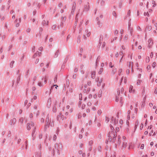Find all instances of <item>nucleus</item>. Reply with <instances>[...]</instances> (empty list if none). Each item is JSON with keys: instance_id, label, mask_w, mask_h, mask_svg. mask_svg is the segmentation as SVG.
<instances>
[{"instance_id": "nucleus-62", "label": "nucleus", "mask_w": 157, "mask_h": 157, "mask_svg": "<svg viewBox=\"0 0 157 157\" xmlns=\"http://www.w3.org/2000/svg\"><path fill=\"white\" fill-rule=\"evenodd\" d=\"M87 105L88 106H90L91 105V103L90 101H89L87 103Z\"/></svg>"}, {"instance_id": "nucleus-15", "label": "nucleus", "mask_w": 157, "mask_h": 157, "mask_svg": "<svg viewBox=\"0 0 157 157\" xmlns=\"http://www.w3.org/2000/svg\"><path fill=\"white\" fill-rule=\"evenodd\" d=\"M129 92L131 93L134 94L135 93V90L133 89V86L130 85L129 87Z\"/></svg>"}, {"instance_id": "nucleus-21", "label": "nucleus", "mask_w": 157, "mask_h": 157, "mask_svg": "<svg viewBox=\"0 0 157 157\" xmlns=\"http://www.w3.org/2000/svg\"><path fill=\"white\" fill-rule=\"evenodd\" d=\"M51 99L50 98L48 99L47 105V106L48 108H50L51 106Z\"/></svg>"}, {"instance_id": "nucleus-54", "label": "nucleus", "mask_w": 157, "mask_h": 157, "mask_svg": "<svg viewBox=\"0 0 157 157\" xmlns=\"http://www.w3.org/2000/svg\"><path fill=\"white\" fill-rule=\"evenodd\" d=\"M113 15L115 17H117L116 13V12L114 11H113Z\"/></svg>"}, {"instance_id": "nucleus-25", "label": "nucleus", "mask_w": 157, "mask_h": 157, "mask_svg": "<svg viewBox=\"0 0 157 157\" xmlns=\"http://www.w3.org/2000/svg\"><path fill=\"white\" fill-rule=\"evenodd\" d=\"M96 73L95 71H92L91 72V77L92 78L94 79L95 77Z\"/></svg>"}, {"instance_id": "nucleus-5", "label": "nucleus", "mask_w": 157, "mask_h": 157, "mask_svg": "<svg viewBox=\"0 0 157 157\" xmlns=\"http://www.w3.org/2000/svg\"><path fill=\"white\" fill-rule=\"evenodd\" d=\"M46 126L49 127L50 126L52 127L54 126V123L53 121H51V119L49 120V117H47L46 120Z\"/></svg>"}, {"instance_id": "nucleus-9", "label": "nucleus", "mask_w": 157, "mask_h": 157, "mask_svg": "<svg viewBox=\"0 0 157 157\" xmlns=\"http://www.w3.org/2000/svg\"><path fill=\"white\" fill-rule=\"evenodd\" d=\"M47 79V76H45L44 77V83L42 82H39L38 83V85L40 87L43 86H44V84H45L46 83Z\"/></svg>"}, {"instance_id": "nucleus-40", "label": "nucleus", "mask_w": 157, "mask_h": 157, "mask_svg": "<svg viewBox=\"0 0 157 157\" xmlns=\"http://www.w3.org/2000/svg\"><path fill=\"white\" fill-rule=\"evenodd\" d=\"M5 19L4 17L2 15H0V20L1 21H3Z\"/></svg>"}, {"instance_id": "nucleus-60", "label": "nucleus", "mask_w": 157, "mask_h": 157, "mask_svg": "<svg viewBox=\"0 0 157 157\" xmlns=\"http://www.w3.org/2000/svg\"><path fill=\"white\" fill-rule=\"evenodd\" d=\"M122 71V69H119V71H118V73H119V75H120V73Z\"/></svg>"}, {"instance_id": "nucleus-35", "label": "nucleus", "mask_w": 157, "mask_h": 157, "mask_svg": "<svg viewBox=\"0 0 157 157\" xmlns=\"http://www.w3.org/2000/svg\"><path fill=\"white\" fill-rule=\"evenodd\" d=\"M142 80H138L137 81L136 84L137 85H139L142 82Z\"/></svg>"}, {"instance_id": "nucleus-4", "label": "nucleus", "mask_w": 157, "mask_h": 157, "mask_svg": "<svg viewBox=\"0 0 157 157\" xmlns=\"http://www.w3.org/2000/svg\"><path fill=\"white\" fill-rule=\"evenodd\" d=\"M79 99L80 101H79L78 106L79 108L81 107L82 109H83L85 107V104H82V102L81 101L82 99V94L79 95Z\"/></svg>"}, {"instance_id": "nucleus-32", "label": "nucleus", "mask_w": 157, "mask_h": 157, "mask_svg": "<svg viewBox=\"0 0 157 157\" xmlns=\"http://www.w3.org/2000/svg\"><path fill=\"white\" fill-rule=\"evenodd\" d=\"M102 78H101L100 79L99 78H97L96 79V81L97 82H99V83H101L102 82Z\"/></svg>"}, {"instance_id": "nucleus-45", "label": "nucleus", "mask_w": 157, "mask_h": 157, "mask_svg": "<svg viewBox=\"0 0 157 157\" xmlns=\"http://www.w3.org/2000/svg\"><path fill=\"white\" fill-rule=\"evenodd\" d=\"M121 138H117V144H120L121 143V140L120 139Z\"/></svg>"}, {"instance_id": "nucleus-8", "label": "nucleus", "mask_w": 157, "mask_h": 157, "mask_svg": "<svg viewBox=\"0 0 157 157\" xmlns=\"http://www.w3.org/2000/svg\"><path fill=\"white\" fill-rule=\"evenodd\" d=\"M116 139V138H108L106 140L105 143L107 144H108L109 143L113 144L115 142Z\"/></svg>"}, {"instance_id": "nucleus-2", "label": "nucleus", "mask_w": 157, "mask_h": 157, "mask_svg": "<svg viewBox=\"0 0 157 157\" xmlns=\"http://www.w3.org/2000/svg\"><path fill=\"white\" fill-rule=\"evenodd\" d=\"M124 91V89L123 88H121V90L120 89H118L117 91V94H116V101L117 102H118L120 101V102L121 103H122V98L120 96V93L122 94L123 93Z\"/></svg>"}, {"instance_id": "nucleus-53", "label": "nucleus", "mask_w": 157, "mask_h": 157, "mask_svg": "<svg viewBox=\"0 0 157 157\" xmlns=\"http://www.w3.org/2000/svg\"><path fill=\"white\" fill-rule=\"evenodd\" d=\"M52 29L53 30L56 29V25H52Z\"/></svg>"}, {"instance_id": "nucleus-52", "label": "nucleus", "mask_w": 157, "mask_h": 157, "mask_svg": "<svg viewBox=\"0 0 157 157\" xmlns=\"http://www.w3.org/2000/svg\"><path fill=\"white\" fill-rule=\"evenodd\" d=\"M156 63L155 62H153L152 64V67L153 68H154L156 66Z\"/></svg>"}, {"instance_id": "nucleus-29", "label": "nucleus", "mask_w": 157, "mask_h": 157, "mask_svg": "<svg viewBox=\"0 0 157 157\" xmlns=\"http://www.w3.org/2000/svg\"><path fill=\"white\" fill-rule=\"evenodd\" d=\"M56 138H48V140L51 142L55 141L56 140Z\"/></svg>"}, {"instance_id": "nucleus-20", "label": "nucleus", "mask_w": 157, "mask_h": 157, "mask_svg": "<svg viewBox=\"0 0 157 157\" xmlns=\"http://www.w3.org/2000/svg\"><path fill=\"white\" fill-rule=\"evenodd\" d=\"M85 35H86L87 37H89L91 34L90 32H89L88 29H86L85 31Z\"/></svg>"}, {"instance_id": "nucleus-63", "label": "nucleus", "mask_w": 157, "mask_h": 157, "mask_svg": "<svg viewBox=\"0 0 157 157\" xmlns=\"http://www.w3.org/2000/svg\"><path fill=\"white\" fill-rule=\"evenodd\" d=\"M97 24L99 25V27H100L101 26V25L100 23V22L99 21H98L97 22Z\"/></svg>"}, {"instance_id": "nucleus-1", "label": "nucleus", "mask_w": 157, "mask_h": 157, "mask_svg": "<svg viewBox=\"0 0 157 157\" xmlns=\"http://www.w3.org/2000/svg\"><path fill=\"white\" fill-rule=\"evenodd\" d=\"M62 146L61 143H56L55 145V149L53 150V155H54L55 152H56L57 154L59 155V151L62 150Z\"/></svg>"}, {"instance_id": "nucleus-43", "label": "nucleus", "mask_w": 157, "mask_h": 157, "mask_svg": "<svg viewBox=\"0 0 157 157\" xmlns=\"http://www.w3.org/2000/svg\"><path fill=\"white\" fill-rule=\"evenodd\" d=\"M144 15L145 16H147V17H149V14L148 12H144Z\"/></svg>"}, {"instance_id": "nucleus-14", "label": "nucleus", "mask_w": 157, "mask_h": 157, "mask_svg": "<svg viewBox=\"0 0 157 157\" xmlns=\"http://www.w3.org/2000/svg\"><path fill=\"white\" fill-rule=\"evenodd\" d=\"M103 41V36L102 35H101L100 36V39L99 40V46H101V44L102 43L104 42Z\"/></svg>"}, {"instance_id": "nucleus-22", "label": "nucleus", "mask_w": 157, "mask_h": 157, "mask_svg": "<svg viewBox=\"0 0 157 157\" xmlns=\"http://www.w3.org/2000/svg\"><path fill=\"white\" fill-rule=\"evenodd\" d=\"M48 21H45V20H43L42 22V25L44 26L48 25Z\"/></svg>"}, {"instance_id": "nucleus-44", "label": "nucleus", "mask_w": 157, "mask_h": 157, "mask_svg": "<svg viewBox=\"0 0 157 157\" xmlns=\"http://www.w3.org/2000/svg\"><path fill=\"white\" fill-rule=\"evenodd\" d=\"M109 121V118L107 117H105V122L106 123H108Z\"/></svg>"}, {"instance_id": "nucleus-31", "label": "nucleus", "mask_w": 157, "mask_h": 157, "mask_svg": "<svg viewBox=\"0 0 157 157\" xmlns=\"http://www.w3.org/2000/svg\"><path fill=\"white\" fill-rule=\"evenodd\" d=\"M76 9L75 6L73 5L72 7L71 13H73L75 11Z\"/></svg>"}, {"instance_id": "nucleus-36", "label": "nucleus", "mask_w": 157, "mask_h": 157, "mask_svg": "<svg viewBox=\"0 0 157 157\" xmlns=\"http://www.w3.org/2000/svg\"><path fill=\"white\" fill-rule=\"evenodd\" d=\"M127 146V143L125 142H124L122 144V147H126Z\"/></svg>"}, {"instance_id": "nucleus-38", "label": "nucleus", "mask_w": 157, "mask_h": 157, "mask_svg": "<svg viewBox=\"0 0 157 157\" xmlns=\"http://www.w3.org/2000/svg\"><path fill=\"white\" fill-rule=\"evenodd\" d=\"M146 98V96L145 95V97L144 98V102H143V103L142 104V106L143 105L144 106V105L145 102V101Z\"/></svg>"}, {"instance_id": "nucleus-10", "label": "nucleus", "mask_w": 157, "mask_h": 157, "mask_svg": "<svg viewBox=\"0 0 157 157\" xmlns=\"http://www.w3.org/2000/svg\"><path fill=\"white\" fill-rule=\"evenodd\" d=\"M63 115L61 113H60L57 116V120L59 121L60 123H61L63 120Z\"/></svg>"}, {"instance_id": "nucleus-17", "label": "nucleus", "mask_w": 157, "mask_h": 157, "mask_svg": "<svg viewBox=\"0 0 157 157\" xmlns=\"http://www.w3.org/2000/svg\"><path fill=\"white\" fill-rule=\"evenodd\" d=\"M16 121V120L15 118H13L10 121V125H13L14 124Z\"/></svg>"}, {"instance_id": "nucleus-6", "label": "nucleus", "mask_w": 157, "mask_h": 157, "mask_svg": "<svg viewBox=\"0 0 157 157\" xmlns=\"http://www.w3.org/2000/svg\"><path fill=\"white\" fill-rule=\"evenodd\" d=\"M31 128H33V129H35V124L33 122H31V123H29L27 124V129L28 130H29L31 128Z\"/></svg>"}, {"instance_id": "nucleus-7", "label": "nucleus", "mask_w": 157, "mask_h": 157, "mask_svg": "<svg viewBox=\"0 0 157 157\" xmlns=\"http://www.w3.org/2000/svg\"><path fill=\"white\" fill-rule=\"evenodd\" d=\"M91 81H88L87 82V84H86L84 85V86L85 88L84 90V91L85 92V91H86V93L89 92L90 90V88L88 87L87 88L88 86H90L91 85Z\"/></svg>"}, {"instance_id": "nucleus-34", "label": "nucleus", "mask_w": 157, "mask_h": 157, "mask_svg": "<svg viewBox=\"0 0 157 157\" xmlns=\"http://www.w3.org/2000/svg\"><path fill=\"white\" fill-rule=\"evenodd\" d=\"M105 46V42H103V43H102L101 46V48L103 49L104 48Z\"/></svg>"}, {"instance_id": "nucleus-27", "label": "nucleus", "mask_w": 157, "mask_h": 157, "mask_svg": "<svg viewBox=\"0 0 157 157\" xmlns=\"http://www.w3.org/2000/svg\"><path fill=\"white\" fill-rule=\"evenodd\" d=\"M112 121L114 124H115V125L116 124V120L115 118H114L113 117H112Z\"/></svg>"}, {"instance_id": "nucleus-47", "label": "nucleus", "mask_w": 157, "mask_h": 157, "mask_svg": "<svg viewBox=\"0 0 157 157\" xmlns=\"http://www.w3.org/2000/svg\"><path fill=\"white\" fill-rule=\"evenodd\" d=\"M93 143V141L92 140H90L89 142V145L90 146H91Z\"/></svg>"}, {"instance_id": "nucleus-42", "label": "nucleus", "mask_w": 157, "mask_h": 157, "mask_svg": "<svg viewBox=\"0 0 157 157\" xmlns=\"http://www.w3.org/2000/svg\"><path fill=\"white\" fill-rule=\"evenodd\" d=\"M24 120V118L23 117H21L19 120L20 122L22 123Z\"/></svg>"}, {"instance_id": "nucleus-11", "label": "nucleus", "mask_w": 157, "mask_h": 157, "mask_svg": "<svg viewBox=\"0 0 157 157\" xmlns=\"http://www.w3.org/2000/svg\"><path fill=\"white\" fill-rule=\"evenodd\" d=\"M108 137H117V135L114 132H109L108 134Z\"/></svg>"}, {"instance_id": "nucleus-30", "label": "nucleus", "mask_w": 157, "mask_h": 157, "mask_svg": "<svg viewBox=\"0 0 157 157\" xmlns=\"http://www.w3.org/2000/svg\"><path fill=\"white\" fill-rule=\"evenodd\" d=\"M103 71V68H100L98 71V74L99 75H100L101 74V73Z\"/></svg>"}, {"instance_id": "nucleus-13", "label": "nucleus", "mask_w": 157, "mask_h": 157, "mask_svg": "<svg viewBox=\"0 0 157 157\" xmlns=\"http://www.w3.org/2000/svg\"><path fill=\"white\" fill-rule=\"evenodd\" d=\"M128 30L129 31L131 36H132L133 32V28L131 27V23H128Z\"/></svg>"}, {"instance_id": "nucleus-23", "label": "nucleus", "mask_w": 157, "mask_h": 157, "mask_svg": "<svg viewBox=\"0 0 157 157\" xmlns=\"http://www.w3.org/2000/svg\"><path fill=\"white\" fill-rule=\"evenodd\" d=\"M41 54V52H36L33 56V58H35V57L37 56H40Z\"/></svg>"}, {"instance_id": "nucleus-59", "label": "nucleus", "mask_w": 157, "mask_h": 157, "mask_svg": "<svg viewBox=\"0 0 157 157\" xmlns=\"http://www.w3.org/2000/svg\"><path fill=\"white\" fill-rule=\"evenodd\" d=\"M36 76H34L33 78V83H34V82L35 81L36 79Z\"/></svg>"}, {"instance_id": "nucleus-61", "label": "nucleus", "mask_w": 157, "mask_h": 157, "mask_svg": "<svg viewBox=\"0 0 157 157\" xmlns=\"http://www.w3.org/2000/svg\"><path fill=\"white\" fill-rule=\"evenodd\" d=\"M152 3L153 4V6H155V2L154 1H152Z\"/></svg>"}, {"instance_id": "nucleus-49", "label": "nucleus", "mask_w": 157, "mask_h": 157, "mask_svg": "<svg viewBox=\"0 0 157 157\" xmlns=\"http://www.w3.org/2000/svg\"><path fill=\"white\" fill-rule=\"evenodd\" d=\"M100 56H98L97 59V60H96V64L97 65V63L99 61H100Z\"/></svg>"}, {"instance_id": "nucleus-33", "label": "nucleus", "mask_w": 157, "mask_h": 157, "mask_svg": "<svg viewBox=\"0 0 157 157\" xmlns=\"http://www.w3.org/2000/svg\"><path fill=\"white\" fill-rule=\"evenodd\" d=\"M14 63V61H12L10 64V68H12L13 67V65Z\"/></svg>"}, {"instance_id": "nucleus-12", "label": "nucleus", "mask_w": 157, "mask_h": 157, "mask_svg": "<svg viewBox=\"0 0 157 157\" xmlns=\"http://www.w3.org/2000/svg\"><path fill=\"white\" fill-rule=\"evenodd\" d=\"M127 66L128 68H131L132 71H133V63L132 62H128L127 63Z\"/></svg>"}, {"instance_id": "nucleus-26", "label": "nucleus", "mask_w": 157, "mask_h": 157, "mask_svg": "<svg viewBox=\"0 0 157 157\" xmlns=\"http://www.w3.org/2000/svg\"><path fill=\"white\" fill-rule=\"evenodd\" d=\"M20 75H18V76H17V82H16L17 86V85L19 83V81L20 80Z\"/></svg>"}, {"instance_id": "nucleus-57", "label": "nucleus", "mask_w": 157, "mask_h": 157, "mask_svg": "<svg viewBox=\"0 0 157 157\" xmlns=\"http://www.w3.org/2000/svg\"><path fill=\"white\" fill-rule=\"evenodd\" d=\"M119 130V128L118 127H117L116 128V130H115V133H116V134L117 133V132H118Z\"/></svg>"}, {"instance_id": "nucleus-39", "label": "nucleus", "mask_w": 157, "mask_h": 157, "mask_svg": "<svg viewBox=\"0 0 157 157\" xmlns=\"http://www.w3.org/2000/svg\"><path fill=\"white\" fill-rule=\"evenodd\" d=\"M128 38V35H126L125 36L124 38V40L125 41H126Z\"/></svg>"}, {"instance_id": "nucleus-16", "label": "nucleus", "mask_w": 157, "mask_h": 157, "mask_svg": "<svg viewBox=\"0 0 157 157\" xmlns=\"http://www.w3.org/2000/svg\"><path fill=\"white\" fill-rule=\"evenodd\" d=\"M148 47L149 48H151L152 45L153 44V42L152 41V40L151 39H150L148 40Z\"/></svg>"}, {"instance_id": "nucleus-41", "label": "nucleus", "mask_w": 157, "mask_h": 157, "mask_svg": "<svg viewBox=\"0 0 157 157\" xmlns=\"http://www.w3.org/2000/svg\"><path fill=\"white\" fill-rule=\"evenodd\" d=\"M146 29H147V30L150 31L151 29V27L150 26H148V27H146Z\"/></svg>"}, {"instance_id": "nucleus-50", "label": "nucleus", "mask_w": 157, "mask_h": 157, "mask_svg": "<svg viewBox=\"0 0 157 157\" xmlns=\"http://www.w3.org/2000/svg\"><path fill=\"white\" fill-rule=\"evenodd\" d=\"M36 157H41V155H40V153H37L36 154Z\"/></svg>"}, {"instance_id": "nucleus-51", "label": "nucleus", "mask_w": 157, "mask_h": 157, "mask_svg": "<svg viewBox=\"0 0 157 157\" xmlns=\"http://www.w3.org/2000/svg\"><path fill=\"white\" fill-rule=\"evenodd\" d=\"M102 113V111L101 109L98 110V114L99 115H100Z\"/></svg>"}, {"instance_id": "nucleus-55", "label": "nucleus", "mask_w": 157, "mask_h": 157, "mask_svg": "<svg viewBox=\"0 0 157 157\" xmlns=\"http://www.w3.org/2000/svg\"><path fill=\"white\" fill-rule=\"evenodd\" d=\"M101 146H98V150L99 151L101 152Z\"/></svg>"}, {"instance_id": "nucleus-3", "label": "nucleus", "mask_w": 157, "mask_h": 157, "mask_svg": "<svg viewBox=\"0 0 157 157\" xmlns=\"http://www.w3.org/2000/svg\"><path fill=\"white\" fill-rule=\"evenodd\" d=\"M70 108L69 105H67L66 107H64L63 109V111L65 112V114L67 116L69 113H71L73 112V109L72 108Z\"/></svg>"}, {"instance_id": "nucleus-24", "label": "nucleus", "mask_w": 157, "mask_h": 157, "mask_svg": "<svg viewBox=\"0 0 157 157\" xmlns=\"http://www.w3.org/2000/svg\"><path fill=\"white\" fill-rule=\"evenodd\" d=\"M59 54V50H57L55 52L54 56V58H56L57 57Z\"/></svg>"}, {"instance_id": "nucleus-58", "label": "nucleus", "mask_w": 157, "mask_h": 157, "mask_svg": "<svg viewBox=\"0 0 157 157\" xmlns=\"http://www.w3.org/2000/svg\"><path fill=\"white\" fill-rule=\"evenodd\" d=\"M119 123L121 124L122 125L123 124V121L121 119L119 121Z\"/></svg>"}, {"instance_id": "nucleus-48", "label": "nucleus", "mask_w": 157, "mask_h": 157, "mask_svg": "<svg viewBox=\"0 0 157 157\" xmlns=\"http://www.w3.org/2000/svg\"><path fill=\"white\" fill-rule=\"evenodd\" d=\"M89 9V7L88 6H86L85 7V10L86 11H87Z\"/></svg>"}, {"instance_id": "nucleus-37", "label": "nucleus", "mask_w": 157, "mask_h": 157, "mask_svg": "<svg viewBox=\"0 0 157 157\" xmlns=\"http://www.w3.org/2000/svg\"><path fill=\"white\" fill-rule=\"evenodd\" d=\"M145 61L146 63H148L150 61L149 57L148 56H147L145 59Z\"/></svg>"}, {"instance_id": "nucleus-28", "label": "nucleus", "mask_w": 157, "mask_h": 157, "mask_svg": "<svg viewBox=\"0 0 157 157\" xmlns=\"http://www.w3.org/2000/svg\"><path fill=\"white\" fill-rule=\"evenodd\" d=\"M111 157H115L116 156V153L113 152H111Z\"/></svg>"}, {"instance_id": "nucleus-64", "label": "nucleus", "mask_w": 157, "mask_h": 157, "mask_svg": "<svg viewBox=\"0 0 157 157\" xmlns=\"http://www.w3.org/2000/svg\"><path fill=\"white\" fill-rule=\"evenodd\" d=\"M152 125H151L150 126H148L147 129V130H148L149 129H151L152 128Z\"/></svg>"}, {"instance_id": "nucleus-19", "label": "nucleus", "mask_w": 157, "mask_h": 157, "mask_svg": "<svg viewBox=\"0 0 157 157\" xmlns=\"http://www.w3.org/2000/svg\"><path fill=\"white\" fill-rule=\"evenodd\" d=\"M21 18H19V21L17 19H16L15 21V22L16 23V24L15 25V26L16 27H18L20 25V23L21 22Z\"/></svg>"}, {"instance_id": "nucleus-18", "label": "nucleus", "mask_w": 157, "mask_h": 157, "mask_svg": "<svg viewBox=\"0 0 157 157\" xmlns=\"http://www.w3.org/2000/svg\"><path fill=\"white\" fill-rule=\"evenodd\" d=\"M92 98V96L91 94H90L88 95V98H87L86 97H85V98L84 99V101H90V99Z\"/></svg>"}, {"instance_id": "nucleus-46", "label": "nucleus", "mask_w": 157, "mask_h": 157, "mask_svg": "<svg viewBox=\"0 0 157 157\" xmlns=\"http://www.w3.org/2000/svg\"><path fill=\"white\" fill-rule=\"evenodd\" d=\"M105 3V1L104 0H102L101 2V6H103L104 5Z\"/></svg>"}, {"instance_id": "nucleus-56", "label": "nucleus", "mask_w": 157, "mask_h": 157, "mask_svg": "<svg viewBox=\"0 0 157 157\" xmlns=\"http://www.w3.org/2000/svg\"><path fill=\"white\" fill-rule=\"evenodd\" d=\"M130 13H131L130 10H129L127 12V16L128 17H129L130 16Z\"/></svg>"}]
</instances>
